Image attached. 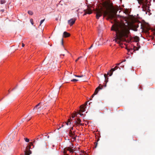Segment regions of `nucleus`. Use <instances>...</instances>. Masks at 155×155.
Returning <instances> with one entry per match:
<instances>
[{
	"instance_id": "obj_1",
	"label": "nucleus",
	"mask_w": 155,
	"mask_h": 155,
	"mask_svg": "<svg viewBox=\"0 0 155 155\" xmlns=\"http://www.w3.org/2000/svg\"><path fill=\"white\" fill-rule=\"evenodd\" d=\"M95 11L97 19L102 16L103 13L104 16H107V19L112 20L114 19V21H111V22H114V24L112 25L111 29L115 31L116 33V37L114 41H115L120 45L122 44L120 42L127 41L126 38L128 37V34L130 33L128 27L124 24L120 23L117 21L116 18L117 16V11L114 8L110 2H105L102 6L97 8Z\"/></svg>"
},
{
	"instance_id": "obj_2",
	"label": "nucleus",
	"mask_w": 155,
	"mask_h": 155,
	"mask_svg": "<svg viewBox=\"0 0 155 155\" xmlns=\"http://www.w3.org/2000/svg\"><path fill=\"white\" fill-rule=\"evenodd\" d=\"M42 103L41 102H40L38 104L36 105L34 108L33 110H37V112H39L41 110L43 109H45L46 107H47L46 105H44L43 107H42Z\"/></svg>"
},
{
	"instance_id": "obj_3",
	"label": "nucleus",
	"mask_w": 155,
	"mask_h": 155,
	"mask_svg": "<svg viewBox=\"0 0 155 155\" xmlns=\"http://www.w3.org/2000/svg\"><path fill=\"white\" fill-rule=\"evenodd\" d=\"M104 85H102L101 84L99 85V86L97 87L95 89V91L94 93V95H95L98 92L99 90L102 89L103 88Z\"/></svg>"
},
{
	"instance_id": "obj_4",
	"label": "nucleus",
	"mask_w": 155,
	"mask_h": 155,
	"mask_svg": "<svg viewBox=\"0 0 155 155\" xmlns=\"http://www.w3.org/2000/svg\"><path fill=\"white\" fill-rule=\"evenodd\" d=\"M76 19L74 18H71L68 21V24L71 26H72L74 23Z\"/></svg>"
},
{
	"instance_id": "obj_5",
	"label": "nucleus",
	"mask_w": 155,
	"mask_h": 155,
	"mask_svg": "<svg viewBox=\"0 0 155 155\" xmlns=\"http://www.w3.org/2000/svg\"><path fill=\"white\" fill-rule=\"evenodd\" d=\"M84 11L85 12V13L83 15H86L87 14H90L92 12V10L91 9L89 8H87L86 10H85Z\"/></svg>"
},
{
	"instance_id": "obj_6",
	"label": "nucleus",
	"mask_w": 155,
	"mask_h": 155,
	"mask_svg": "<svg viewBox=\"0 0 155 155\" xmlns=\"http://www.w3.org/2000/svg\"><path fill=\"white\" fill-rule=\"evenodd\" d=\"M116 70V69L115 68H111V70L109 72H108L107 73V74L109 75L110 76H111L113 74V72Z\"/></svg>"
},
{
	"instance_id": "obj_7",
	"label": "nucleus",
	"mask_w": 155,
	"mask_h": 155,
	"mask_svg": "<svg viewBox=\"0 0 155 155\" xmlns=\"http://www.w3.org/2000/svg\"><path fill=\"white\" fill-rule=\"evenodd\" d=\"M65 150H67L69 151L71 153H73L74 152V151L73 150L71 149L70 147H66L64 149V153H66V152L65 151Z\"/></svg>"
},
{
	"instance_id": "obj_8",
	"label": "nucleus",
	"mask_w": 155,
	"mask_h": 155,
	"mask_svg": "<svg viewBox=\"0 0 155 155\" xmlns=\"http://www.w3.org/2000/svg\"><path fill=\"white\" fill-rule=\"evenodd\" d=\"M69 136L70 137H71L72 138H73L74 140L76 139V136L74 137V134L72 133V131L69 130Z\"/></svg>"
},
{
	"instance_id": "obj_9",
	"label": "nucleus",
	"mask_w": 155,
	"mask_h": 155,
	"mask_svg": "<svg viewBox=\"0 0 155 155\" xmlns=\"http://www.w3.org/2000/svg\"><path fill=\"white\" fill-rule=\"evenodd\" d=\"M70 36V34L66 31L64 32L63 34V37L65 38H67L69 37Z\"/></svg>"
},
{
	"instance_id": "obj_10",
	"label": "nucleus",
	"mask_w": 155,
	"mask_h": 155,
	"mask_svg": "<svg viewBox=\"0 0 155 155\" xmlns=\"http://www.w3.org/2000/svg\"><path fill=\"white\" fill-rule=\"evenodd\" d=\"M80 109L79 110L80 112H83L85 111V109L84 108V106H83L82 105L80 106Z\"/></svg>"
},
{
	"instance_id": "obj_11",
	"label": "nucleus",
	"mask_w": 155,
	"mask_h": 155,
	"mask_svg": "<svg viewBox=\"0 0 155 155\" xmlns=\"http://www.w3.org/2000/svg\"><path fill=\"white\" fill-rule=\"evenodd\" d=\"M134 41L136 42H137L139 41V38L137 36H135L134 37Z\"/></svg>"
},
{
	"instance_id": "obj_12",
	"label": "nucleus",
	"mask_w": 155,
	"mask_h": 155,
	"mask_svg": "<svg viewBox=\"0 0 155 155\" xmlns=\"http://www.w3.org/2000/svg\"><path fill=\"white\" fill-rule=\"evenodd\" d=\"M77 121L78 123V124H80L81 125H83L81 123V120L79 118H77Z\"/></svg>"
},
{
	"instance_id": "obj_13",
	"label": "nucleus",
	"mask_w": 155,
	"mask_h": 155,
	"mask_svg": "<svg viewBox=\"0 0 155 155\" xmlns=\"http://www.w3.org/2000/svg\"><path fill=\"white\" fill-rule=\"evenodd\" d=\"M31 153V151L29 150L28 151H25V155H29Z\"/></svg>"
},
{
	"instance_id": "obj_14",
	"label": "nucleus",
	"mask_w": 155,
	"mask_h": 155,
	"mask_svg": "<svg viewBox=\"0 0 155 155\" xmlns=\"http://www.w3.org/2000/svg\"><path fill=\"white\" fill-rule=\"evenodd\" d=\"M71 120V119H68V122H65V123H66V125H68L69 123H70V124H71V122L70 121Z\"/></svg>"
},
{
	"instance_id": "obj_15",
	"label": "nucleus",
	"mask_w": 155,
	"mask_h": 155,
	"mask_svg": "<svg viewBox=\"0 0 155 155\" xmlns=\"http://www.w3.org/2000/svg\"><path fill=\"white\" fill-rule=\"evenodd\" d=\"M28 13L30 15H32L33 14V12L32 11H28Z\"/></svg>"
},
{
	"instance_id": "obj_16",
	"label": "nucleus",
	"mask_w": 155,
	"mask_h": 155,
	"mask_svg": "<svg viewBox=\"0 0 155 155\" xmlns=\"http://www.w3.org/2000/svg\"><path fill=\"white\" fill-rule=\"evenodd\" d=\"M5 2H6L5 0H1L0 1V3L1 4H4Z\"/></svg>"
},
{
	"instance_id": "obj_17",
	"label": "nucleus",
	"mask_w": 155,
	"mask_h": 155,
	"mask_svg": "<svg viewBox=\"0 0 155 155\" xmlns=\"http://www.w3.org/2000/svg\"><path fill=\"white\" fill-rule=\"evenodd\" d=\"M99 140V138L97 140V142H95V147H94L95 148H96V147H97V142Z\"/></svg>"
},
{
	"instance_id": "obj_18",
	"label": "nucleus",
	"mask_w": 155,
	"mask_h": 155,
	"mask_svg": "<svg viewBox=\"0 0 155 155\" xmlns=\"http://www.w3.org/2000/svg\"><path fill=\"white\" fill-rule=\"evenodd\" d=\"M24 139V140H25V141L26 142H28L29 141V139H28V138H25Z\"/></svg>"
},
{
	"instance_id": "obj_19",
	"label": "nucleus",
	"mask_w": 155,
	"mask_h": 155,
	"mask_svg": "<svg viewBox=\"0 0 155 155\" xmlns=\"http://www.w3.org/2000/svg\"><path fill=\"white\" fill-rule=\"evenodd\" d=\"M134 28H133V30L135 31H137V28L138 27H136V26L134 27Z\"/></svg>"
},
{
	"instance_id": "obj_20",
	"label": "nucleus",
	"mask_w": 155,
	"mask_h": 155,
	"mask_svg": "<svg viewBox=\"0 0 155 155\" xmlns=\"http://www.w3.org/2000/svg\"><path fill=\"white\" fill-rule=\"evenodd\" d=\"M45 20V19H43V20H41V21L40 22V25H39V26H41V24H42L43 23V22Z\"/></svg>"
},
{
	"instance_id": "obj_21",
	"label": "nucleus",
	"mask_w": 155,
	"mask_h": 155,
	"mask_svg": "<svg viewBox=\"0 0 155 155\" xmlns=\"http://www.w3.org/2000/svg\"><path fill=\"white\" fill-rule=\"evenodd\" d=\"M140 48V46H139V47H134V48H136L135 49H134V50H138Z\"/></svg>"
},
{
	"instance_id": "obj_22",
	"label": "nucleus",
	"mask_w": 155,
	"mask_h": 155,
	"mask_svg": "<svg viewBox=\"0 0 155 155\" xmlns=\"http://www.w3.org/2000/svg\"><path fill=\"white\" fill-rule=\"evenodd\" d=\"M30 21L31 22V24H32V25H33V24H34L33 19H31L30 20Z\"/></svg>"
},
{
	"instance_id": "obj_23",
	"label": "nucleus",
	"mask_w": 155,
	"mask_h": 155,
	"mask_svg": "<svg viewBox=\"0 0 155 155\" xmlns=\"http://www.w3.org/2000/svg\"><path fill=\"white\" fill-rule=\"evenodd\" d=\"M78 79H73L72 80H71V81H78Z\"/></svg>"
},
{
	"instance_id": "obj_24",
	"label": "nucleus",
	"mask_w": 155,
	"mask_h": 155,
	"mask_svg": "<svg viewBox=\"0 0 155 155\" xmlns=\"http://www.w3.org/2000/svg\"><path fill=\"white\" fill-rule=\"evenodd\" d=\"M30 145H29V149L31 148V146L33 145V142H30Z\"/></svg>"
},
{
	"instance_id": "obj_25",
	"label": "nucleus",
	"mask_w": 155,
	"mask_h": 155,
	"mask_svg": "<svg viewBox=\"0 0 155 155\" xmlns=\"http://www.w3.org/2000/svg\"><path fill=\"white\" fill-rule=\"evenodd\" d=\"M76 77H82L84 76H84L83 75H75Z\"/></svg>"
},
{
	"instance_id": "obj_26",
	"label": "nucleus",
	"mask_w": 155,
	"mask_h": 155,
	"mask_svg": "<svg viewBox=\"0 0 155 155\" xmlns=\"http://www.w3.org/2000/svg\"><path fill=\"white\" fill-rule=\"evenodd\" d=\"M76 113H77V114H79L81 116H82L83 115V114H81L80 113V111L79 112H78Z\"/></svg>"
},
{
	"instance_id": "obj_27",
	"label": "nucleus",
	"mask_w": 155,
	"mask_h": 155,
	"mask_svg": "<svg viewBox=\"0 0 155 155\" xmlns=\"http://www.w3.org/2000/svg\"><path fill=\"white\" fill-rule=\"evenodd\" d=\"M74 124H75L77 125H78V122H77V120H75V121H74Z\"/></svg>"
},
{
	"instance_id": "obj_28",
	"label": "nucleus",
	"mask_w": 155,
	"mask_h": 155,
	"mask_svg": "<svg viewBox=\"0 0 155 155\" xmlns=\"http://www.w3.org/2000/svg\"><path fill=\"white\" fill-rule=\"evenodd\" d=\"M82 57L81 56V57H79L77 59H76V60H75V61L76 62H77L78 60L81 58Z\"/></svg>"
},
{
	"instance_id": "obj_29",
	"label": "nucleus",
	"mask_w": 155,
	"mask_h": 155,
	"mask_svg": "<svg viewBox=\"0 0 155 155\" xmlns=\"http://www.w3.org/2000/svg\"><path fill=\"white\" fill-rule=\"evenodd\" d=\"M61 44L62 45H63V38H62L61 39Z\"/></svg>"
},
{
	"instance_id": "obj_30",
	"label": "nucleus",
	"mask_w": 155,
	"mask_h": 155,
	"mask_svg": "<svg viewBox=\"0 0 155 155\" xmlns=\"http://www.w3.org/2000/svg\"><path fill=\"white\" fill-rule=\"evenodd\" d=\"M76 113H75V114H76V116H77V114H76ZM75 115H72V118H73L74 117H75Z\"/></svg>"
},
{
	"instance_id": "obj_31",
	"label": "nucleus",
	"mask_w": 155,
	"mask_h": 155,
	"mask_svg": "<svg viewBox=\"0 0 155 155\" xmlns=\"http://www.w3.org/2000/svg\"><path fill=\"white\" fill-rule=\"evenodd\" d=\"M104 77L105 78V79H106L107 77V75L106 74H104Z\"/></svg>"
},
{
	"instance_id": "obj_32",
	"label": "nucleus",
	"mask_w": 155,
	"mask_h": 155,
	"mask_svg": "<svg viewBox=\"0 0 155 155\" xmlns=\"http://www.w3.org/2000/svg\"><path fill=\"white\" fill-rule=\"evenodd\" d=\"M64 125L63 124L61 125V127H60L58 129V130L61 127H63Z\"/></svg>"
},
{
	"instance_id": "obj_33",
	"label": "nucleus",
	"mask_w": 155,
	"mask_h": 155,
	"mask_svg": "<svg viewBox=\"0 0 155 155\" xmlns=\"http://www.w3.org/2000/svg\"><path fill=\"white\" fill-rule=\"evenodd\" d=\"M73 127L70 128V130L72 131V130H73Z\"/></svg>"
},
{
	"instance_id": "obj_34",
	"label": "nucleus",
	"mask_w": 155,
	"mask_h": 155,
	"mask_svg": "<svg viewBox=\"0 0 155 155\" xmlns=\"http://www.w3.org/2000/svg\"><path fill=\"white\" fill-rule=\"evenodd\" d=\"M93 47V44L91 46V47L89 48V49H91L92 47Z\"/></svg>"
},
{
	"instance_id": "obj_35",
	"label": "nucleus",
	"mask_w": 155,
	"mask_h": 155,
	"mask_svg": "<svg viewBox=\"0 0 155 155\" xmlns=\"http://www.w3.org/2000/svg\"><path fill=\"white\" fill-rule=\"evenodd\" d=\"M116 69H117L118 68H119V67L117 66H116L115 67H114Z\"/></svg>"
},
{
	"instance_id": "obj_36",
	"label": "nucleus",
	"mask_w": 155,
	"mask_h": 155,
	"mask_svg": "<svg viewBox=\"0 0 155 155\" xmlns=\"http://www.w3.org/2000/svg\"><path fill=\"white\" fill-rule=\"evenodd\" d=\"M94 95H94V94H93V95L91 96V98H93V97H94Z\"/></svg>"
},
{
	"instance_id": "obj_37",
	"label": "nucleus",
	"mask_w": 155,
	"mask_h": 155,
	"mask_svg": "<svg viewBox=\"0 0 155 155\" xmlns=\"http://www.w3.org/2000/svg\"><path fill=\"white\" fill-rule=\"evenodd\" d=\"M22 47H24L25 46V44L24 43H22Z\"/></svg>"
},
{
	"instance_id": "obj_38",
	"label": "nucleus",
	"mask_w": 155,
	"mask_h": 155,
	"mask_svg": "<svg viewBox=\"0 0 155 155\" xmlns=\"http://www.w3.org/2000/svg\"><path fill=\"white\" fill-rule=\"evenodd\" d=\"M121 63V62L120 63H118V64H116V65H120V64Z\"/></svg>"
},
{
	"instance_id": "obj_39",
	"label": "nucleus",
	"mask_w": 155,
	"mask_h": 155,
	"mask_svg": "<svg viewBox=\"0 0 155 155\" xmlns=\"http://www.w3.org/2000/svg\"><path fill=\"white\" fill-rule=\"evenodd\" d=\"M35 142H36L35 140H33V142H33V143H35Z\"/></svg>"
},
{
	"instance_id": "obj_40",
	"label": "nucleus",
	"mask_w": 155,
	"mask_h": 155,
	"mask_svg": "<svg viewBox=\"0 0 155 155\" xmlns=\"http://www.w3.org/2000/svg\"><path fill=\"white\" fill-rule=\"evenodd\" d=\"M31 119V118H30V119H29V120L28 119V120H27V122H28V121L29 120H30Z\"/></svg>"
},
{
	"instance_id": "obj_41",
	"label": "nucleus",
	"mask_w": 155,
	"mask_h": 155,
	"mask_svg": "<svg viewBox=\"0 0 155 155\" xmlns=\"http://www.w3.org/2000/svg\"><path fill=\"white\" fill-rule=\"evenodd\" d=\"M31 119V118H30V119H29V120L28 119V120H27V122H28V121L29 120H30Z\"/></svg>"
},
{
	"instance_id": "obj_42",
	"label": "nucleus",
	"mask_w": 155,
	"mask_h": 155,
	"mask_svg": "<svg viewBox=\"0 0 155 155\" xmlns=\"http://www.w3.org/2000/svg\"><path fill=\"white\" fill-rule=\"evenodd\" d=\"M75 131H73V133L74 134V136H75Z\"/></svg>"
},
{
	"instance_id": "obj_43",
	"label": "nucleus",
	"mask_w": 155,
	"mask_h": 155,
	"mask_svg": "<svg viewBox=\"0 0 155 155\" xmlns=\"http://www.w3.org/2000/svg\"><path fill=\"white\" fill-rule=\"evenodd\" d=\"M36 139L37 140H39V138L38 137V138H36Z\"/></svg>"
},
{
	"instance_id": "obj_44",
	"label": "nucleus",
	"mask_w": 155,
	"mask_h": 155,
	"mask_svg": "<svg viewBox=\"0 0 155 155\" xmlns=\"http://www.w3.org/2000/svg\"><path fill=\"white\" fill-rule=\"evenodd\" d=\"M147 31H148L150 29L147 28Z\"/></svg>"
},
{
	"instance_id": "obj_45",
	"label": "nucleus",
	"mask_w": 155,
	"mask_h": 155,
	"mask_svg": "<svg viewBox=\"0 0 155 155\" xmlns=\"http://www.w3.org/2000/svg\"><path fill=\"white\" fill-rule=\"evenodd\" d=\"M87 104V102L85 104V106Z\"/></svg>"
},
{
	"instance_id": "obj_46",
	"label": "nucleus",
	"mask_w": 155,
	"mask_h": 155,
	"mask_svg": "<svg viewBox=\"0 0 155 155\" xmlns=\"http://www.w3.org/2000/svg\"><path fill=\"white\" fill-rule=\"evenodd\" d=\"M104 87H106V84H105L104 86Z\"/></svg>"
},
{
	"instance_id": "obj_47",
	"label": "nucleus",
	"mask_w": 155,
	"mask_h": 155,
	"mask_svg": "<svg viewBox=\"0 0 155 155\" xmlns=\"http://www.w3.org/2000/svg\"><path fill=\"white\" fill-rule=\"evenodd\" d=\"M49 136H48V137H47L48 138H49Z\"/></svg>"
},
{
	"instance_id": "obj_48",
	"label": "nucleus",
	"mask_w": 155,
	"mask_h": 155,
	"mask_svg": "<svg viewBox=\"0 0 155 155\" xmlns=\"http://www.w3.org/2000/svg\"><path fill=\"white\" fill-rule=\"evenodd\" d=\"M45 149H46L47 148H46V146H45Z\"/></svg>"
},
{
	"instance_id": "obj_49",
	"label": "nucleus",
	"mask_w": 155,
	"mask_h": 155,
	"mask_svg": "<svg viewBox=\"0 0 155 155\" xmlns=\"http://www.w3.org/2000/svg\"><path fill=\"white\" fill-rule=\"evenodd\" d=\"M65 155H68V154H66V153H65Z\"/></svg>"
},
{
	"instance_id": "obj_50",
	"label": "nucleus",
	"mask_w": 155,
	"mask_h": 155,
	"mask_svg": "<svg viewBox=\"0 0 155 155\" xmlns=\"http://www.w3.org/2000/svg\"><path fill=\"white\" fill-rule=\"evenodd\" d=\"M126 61V60H124V61Z\"/></svg>"
},
{
	"instance_id": "obj_51",
	"label": "nucleus",
	"mask_w": 155,
	"mask_h": 155,
	"mask_svg": "<svg viewBox=\"0 0 155 155\" xmlns=\"http://www.w3.org/2000/svg\"><path fill=\"white\" fill-rule=\"evenodd\" d=\"M40 139H42L41 137H40Z\"/></svg>"
},
{
	"instance_id": "obj_52",
	"label": "nucleus",
	"mask_w": 155,
	"mask_h": 155,
	"mask_svg": "<svg viewBox=\"0 0 155 155\" xmlns=\"http://www.w3.org/2000/svg\"><path fill=\"white\" fill-rule=\"evenodd\" d=\"M8 91L9 93H10V91H9V90H8Z\"/></svg>"
},
{
	"instance_id": "obj_53",
	"label": "nucleus",
	"mask_w": 155,
	"mask_h": 155,
	"mask_svg": "<svg viewBox=\"0 0 155 155\" xmlns=\"http://www.w3.org/2000/svg\"><path fill=\"white\" fill-rule=\"evenodd\" d=\"M41 135L42 136H43V134H42Z\"/></svg>"
},
{
	"instance_id": "obj_54",
	"label": "nucleus",
	"mask_w": 155,
	"mask_h": 155,
	"mask_svg": "<svg viewBox=\"0 0 155 155\" xmlns=\"http://www.w3.org/2000/svg\"><path fill=\"white\" fill-rule=\"evenodd\" d=\"M2 11L3 12L4 11V10H2Z\"/></svg>"
},
{
	"instance_id": "obj_55",
	"label": "nucleus",
	"mask_w": 155,
	"mask_h": 155,
	"mask_svg": "<svg viewBox=\"0 0 155 155\" xmlns=\"http://www.w3.org/2000/svg\"><path fill=\"white\" fill-rule=\"evenodd\" d=\"M45 137H47V135H46L45 136Z\"/></svg>"
}]
</instances>
